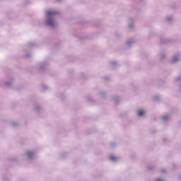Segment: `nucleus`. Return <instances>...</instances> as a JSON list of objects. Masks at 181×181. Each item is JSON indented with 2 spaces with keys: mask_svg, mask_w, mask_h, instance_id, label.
<instances>
[{
  "mask_svg": "<svg viewBox=\"0 0 181 181\" xmlns=\"http://www.w3.org/2000/svg\"><path fill=\"white\" fill-rule=\"evenodd\" d=\"M47 15L49 18L47 21L48 26H54V21L52 18H50V16H52V15H54V11H49L47 12Z\"/></svg>",
  "mask_w": 181,
  "mask_h": 181,
  "instance_id": "f257e3e1",
  "label": "nucleus"
},
{
  "mask_svg": "<svg viewBox=\"0 0 181 181\" xmlns=\"http://www.w3.org/2000/svg\"><path fill=\"white\" fill-rule=\"evenodd\" d=\"M144 114H145V112L142 110H140V111L138 112V115L139 117H142V115H144Z\"/></svg>",
  "mask_w": 181,
  "mask_h": 181,
  "instance_id": "f03ea898",
  "label": "nucleus"
},
{
  "mask_svg": "<svg viewBox=\"0 0 181 181\" xmlns=\"http://www.w3.org/2000/svg\"><path fill=\"white\" fill-rule=\"evenodd\" d=\"M27 155H28V158H30V156H33L34 153L32 151H28L27 153Z\"/></svg>",
  "mask_w": 181,
  "mask_h": 181,
  "instance_id": "7ed1b4c3",
  "label": "nucleus"
},
{
  "mask_svg": "<svg viewBox=\"0 0 181 181\" xmlns=\"http://www.w3.org/2000/svg\"><path fill=\"white\" fill-rule=\"evenodd\" d=\"M168 118H169V117H168V115H165V116L163 117V119L164 121H166V119H168Z\"/></svg>",
  "mask_w": 181,
  "mask_h": 181,
  "instance_id": "20e7f679",
  "label": "nucleus"
},
{
  "mask_svg": "<svg viewBox=\"0 0 181 181\" xmlns=\"http://www.w3.org/2000/svg\"><path fill=\"white\" fill-rule=\"evenodd\" d=\"M175 62H177V58H174L173 62L175 63Z\"/></svg>",
  "mask_w": 181,
  "mask_h": 181,
  "instance_id": "39448f33",
  "label": "nucleus"
},
{
  "mask_svg": "<svg viewBox=\"0 0 181 181\" xmlns=\"http://www.w3.org/2000/svg\"><path fill=\"white\" fill-rule=\"evenodd\" d=\"M110 159H112V160H115V158H114V157H110Z\"/></svg>",
  "mask_w": 181,
  "mask_h": 181,
  "instance_id": "423d86ee",
  "label": "nucleus"
},
{
  "mask_svg": "<svg viewBox=\"0 0 181 181\" xmlns=\"http://www.w3.org/2000/svg\"><path fill=\"white\" fill-rule=\"evenodd\" d=\"M157 181H162L161 180H157Z\"/></svg>",
  "mask_w": 181,
  "mask_h": 181,
  "instance_id": "0eeeda50",
  "label": "nucleus"
}]
</instances>
